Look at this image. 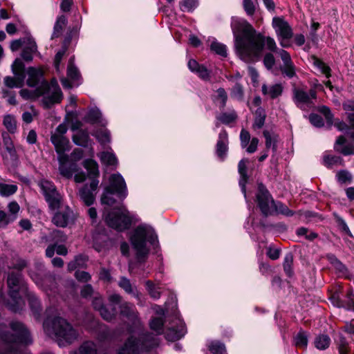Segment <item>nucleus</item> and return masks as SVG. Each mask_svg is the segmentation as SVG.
<instances>
[{
	"label": "nucleus",
	"mask_w": 354,
	"mask_h": 354,
	"mask_svg": "<svg viewBox=\"0 0 354 354\" xmlns=\"http://www.w3.org/2000/svg\"><path fill=\"white\" fill-rule=\"evenodd\" d=\"M231 26L234 37L236 53L245 62L259 60L265 45L268 49L275 53L279 50L273 38H265L261 34L257 33L245 20L233 18Z\"/></svg>",
	"instance_id": "obj_1"
},
{
	"label": "nucleus",
	"mask_w": 354,
	"mask_h": 354,
	"mask_svg": "<svg viewBox=\"0 0 354 354\" xmlns=\"http://www.w3.org/2000/svg\"><path fill=\"white\" fill-rule=\"evenodd\" d=\"M43 328L45 334L60 347L71 345L80 337L78 330L66 319L59 316L46 318L43 323Z\"/></svg>",
	"instance_id": "obj_2"
},
{
	"label": "nucleus",
	"mask_w": 354,
	"mask_h": 354,
	"mask_svg": "<svg viewBox=\"0 0 354 354\" xmlns=\"http://www.w3.org/2000/svg\"><path fill=\"white\" fill-rule=\"evenodd\" d=\"M10 328L15 334L0 329V354H27L21 344L32 343L30 333L19 322H12Z\"/></svg>",
	"instance_id": "obj_3"
},
{
	"label": "nucleus",
	"mask_w": 354,
	"mask_h": 354,
	"mask_svg": "<svg viewBox=\"0 0 354 354\" xmlns=\"http://www.w3.org/2000/svg\"><path fill=\"white\" fill-rule=\"evenodd\" d=\"M157 235L153 229L145 223H140L134 227V265L146 261L149 253L148 243L154 245Z\"/></svg>",
	"instance_id": "obj_4"
},
{
	"label": "nucleus",
	"mask_w": 354,
	"mask_h": 354,
	"mask_svg": "<svg viewBox=\"0 0 354 354\" xmlns=\"http://www.w3.org/2000/svg\"><path fill=\"white\" fill-rule=\"evenodd\" d=\"M19 93L26 100L36 99L43 95L42 103L46 109L50 108L55 103H59L63 97L62 92L56 82H51L50 84L42 82L34 91L21 89Z\"/></svg>",
	"instance_id": "obj_5"
},
{
	"label": "nucleus",
	"mask_w": 354,
	"mask_h": 354,
	"mask_svg": "<svg viewBox=\"0 0 354 354\" xmlns=\"http://www.w3.org/2000/svg\"><path fill=\"white\" fill-rule=\"evenodd\" d=\"M7 283L9 288V295L12 302H8L7 306L10 310L17 312L22 308L23 301L19 295V292H28L26 284L23 280L19 272H12L8 276Z\"/></svg>",
	"instance_id": "obj_6"
},
{
	"label": "nucleus",
	"mask_w": 354,
	"mask_h": 354,
	"mask_svg": "<svg viewBox=\"0 0 354 354\" xmlns=\"http://www.w3.org/2000/svg\"><path fill=\"white\" fill-rule=\"evenodd\" d=\"M106 223L118 231L127 229L131 225V218L124 208L113 209L105 216Z\"/></svg>",
	"instance_id": "obj_7"
},
{
	"label": "nucleus",
	"mask_w": 354,
	"mask_h": 354,
	"mask_svg": "<svg viewBox=\"0 0 354 354\" xmlns=\"http://www.w3.org/2000/svg\"><path fill=\"white\" fill-rule=\"evenodd\" d=\"M68 128L65 124H60L54 132L51 133L50 141L55 147L58 157L66 156V151L70 149L69 140L65 136Z\"/></svg>",
	"instance_id": "obj_8"
},
{
	"label": "nucleus",
	"mask_w": 354,
	"mask_h": 354,
	"mask_svg": "<svg viewBox=\"0 0 354 354\" xmlns=\"http://www.w3.org/2000/svg\"><path fill=\"white\" fill-rule=\"evenodd\" d=\"M39 187L51 210L58 209L62 207L63 203L62 196L53 183L48 180H41Z\"/></svg>",
	"instance_id": "obj_9"
},
{
	"label": "nucleus",
	"mask_w": 354,
	"mask_h": 354,
	"mask_svg": "<svg viewBox=\"0 0 354 354\" xmlns=\"http://www.w3.org/2000/svg\"><path fill=\"white\" fill-rule=\"evenodd\" d=\"M172 308H175L174 316L176 320L175 324H172L165 333V338L170 342H175L180 339L187 333V329L184 322L180 319L177 310V304L173 301Z\"/></svg>",
	"instance_id": "obj_10"
},
{
	"label": "nucleus",
	"mask_w": 354,
	"mask_h": 354,
	"mask_svg": "<svg viewBox=\"0 0 354 354\" xmlns=\"http://www.w3.org/2000/svg\"><path fill=\"white\" fill-rule=\"evenodd\" d=\"M257 201L259 209L264 215H270L274 212L275 203L268 191L261 183L258 185Z\"/></svg>",
	"instance_id": "obj_11"
},
{
	"label": "nucleus",
	"mask_w": 354,
	"mask_h": 354,
	"mask_svg": "<svg viewBox=\"0 0 354 354\" xmlns=\"http://www.w3.org/2000/svg\"><path fill=\"white\" fill-rule=\"evenodd\" d=\"M272 26L280 45L284 48L289 47L290 44L288 40L292 37V31L288 22L281 18L274 17L272 20Z\"/></svg>",
	"instance_id": "obj_12"
},
{
	"label": "nucleus",
	"mask_w": 354,
	"mask_h": 354,
	"mask_svg": "<svg viewBox=\"0 0 354 354\" xmlns=\"http://www.w3.org/2000/svg\"><path fill=\"white\" fill-rule=\"evenodd\" d=\"M316 97L317 93L314 89H310L308 92L299 88L293 89V102L301 109L311 107L313 105V100Z\"/></svg>",
	"instance_id": "obj_13"
},
{
	"label": "nucleus",
	"mask_w": 354,
	"mask_h": 354,
	"mask_svg": "<svg viewBox=\"0 0 354 354\" xmlns=\"http://www.w3.org/2000/svg\"><path fill=\"white\" fill-rule=\"evenodd\" d=\"M1 137L4 149L1 151V155L4 162L7 165H14L17 162V156L12 138L6 131L2 132Z\"/></svg>",
	"instance_id": "obj_14"
},
{
	"label": "nucleus",
	"mask_w": 354,
	"mask_h": 354,
	"mask_svg": "<svg viewBox=\"0 0 354 354\" xmlns=\"http://www.w3.org/2000/svg\"><path fill=\"white\" fill-rule=\"evenodd\" d=\"M98 185L99 180L93 178L89 185L86 184L79 189L78 196L86 206H90L94 203Z\"/></svg>",
	"instance_id": "obj_15"
},
{
	"label": "nucleus",
	"mask_w": 354,
	"mask_h": 354,
	"mask_svg": "<svg viewBox=\"0 0 354 354\" xmlns=\"http://www.w3.org/2000/svg\"><path fill=\"white\" fill-rule=\"evenodd\" d=\"M74 214L73 210L67 205L58 209L52 218L53 223L59 227H66L70 223L73 221Z\"/></svg>",
	"instance_id": "obj_16"
},
{
	"label": "nucleus",
	"mask_w": 354,
	"mask_h": 354,
	"mask_svg": "<svg viewBox=\"0 0 354 354\" xmlns=\"http://www.w3.org/2000/svg\"><path fill=\"white\" fill-rule=\"evenodd\" d=\"M105 189L115 192L118 197L127 196V187L123 178L120 174H112L109 178V185Z\"/></svg>",
	"instance_id": "obj_17"
},
{
	"label": "nucleus",
	"mask_w": 354,
	"mask_h": 354,
	"mask_svg": "<svg viewBox=\"0 0 354 354\" xmlns=\"http://www.w3.org/2000/svg\"><path fill=\"white\" fill-rule=\"evenodd\" d=\"M109 302L111 306H118L120 308V314L122 317L131 319V304L122 300L118 294H112L109 297Z\"/></svg>",
	"instance_id": "obj_18"
},
{
	"label": "nucleus",
	"mask_w": 354,
	"mask_h": 354,
	"mask_svg": "<svg viewBox=\"0 0 354 354\" xmlns=\"http://www.w3.org/2000/svg\"><path fill=\"white\" fill-rule=\"evenodd\" d=\"M57 160L59 162V171L64 178H71L73 173L78 171L77 163L68 162V156L57 157Z\"/></svg>",
	"instance_id": "obj_19"
},
{
	"label": "nucleus",
	"mask_w": 354,
	"mask_h": 354,
	"mask_svg": "<svg viewBox=\"0 0 354 354\" xmlns=\"http://www.w3.org/2000/svg\"><path fill=\"white\" fill-rule=\"evenodd\" d=\"M283 62V66H281V71L286 74L288 77H292L295 75V68L292 62L290 55L285 50H277L276 53Z\"/></svg>",
	"instance_id": "obj_20"
},
{
	"label": "nucleus",
	"mask_w": 354,
	"mask_h": 354,
	"mask_svg": "<svg viewBox=\"0 0 354 354\" xmlns=\"http://www.w3.org/2000/svg\"><path fill=\"white\" fill-rule=\"evenodd\" d=\"M71 354H99V347L95 342L86 340L82 342Z\"/></svg>",
	"instance_id": "obj_21"
},
{
	"label": "nucleus",
	"mask_w": 354,
	"mask_h": 354,
	"mask_svg": "<svg viewBox=\"0 0 354 354\" xmlns=\"http://www.w3.org/2000/svg\"><path fill=\"white\" fill-rule=\"evenodd\" d=\"M228 150V136L225 130L221 131L218 135V140L216 143V153L217 156L223 160L226 156Z\"/></svg>",
	"instance_id": "obj_22"
},
{
	"label": "nucleus",
	"mask_w": 354,
	"mask_h": 354,
	"mask_svg": "<svg viewBox=\"0 0 354 354\" xmlns=\"http://www.w3.org/2000/svg\"><path fill=\"white\" fill-rule=\"evenodd\" d=\"M28 75L26 83L30 87L40 86L42 82H47L43 78V73L41 70L36 69L33 67H30L28 69Z\"/></svg>",
	"instance_id": "obj_23"
},
{
	"label": "nucleus",
	"mask_w": 354,
	"mask_h": 354,
	"mask_svg": "<svg viewBox=\"0 0 354 354\" xmlns=\"http://www.w3.org/2000/svg\"><path fill=\"white\" fill-rule=\"evenodd\" d=\"M335 151L342 153L344 156L354 154V146L351 143H346V139L344 136H339L334 145Z\"/></svg>",
	"instance_id": "obj_24"
},
{
	"label": "nucleus",
	"mask_w": 354,
	"mask_h": 354,
	"mask_svg": "<svg viewBox=\"0 0 354 354\" xmlns=\"http://www.w3.org/2000/svg\"><path fill=\"white\" fill-rule=\"evenodd\" d=\"M248 160L246 159H242L239 162L238 165V169L239 173L240 174V179H239V185L241 188V191L243 194H244L245 198H246V184L248 183V176L247 175V163Z\"/></svg>",
	"instance_id": "obj_25"
},
{
	"label": "nucleus",
	"mask_w": 354,
	"mask_h": 354,
	"mask_svg": "<svg viewBox=\"0 0 354 354\" xmlns=\"http://www.w3.org/2000/svg\"><path fill=\"white\" fill-rule=\"evenodd\" d=\"M188 68L191 71L196 73L203 80H207L209 78V71L204 66L200 65L194 59H190L188 62Z\"/></svg>",
	"instance_id": "obj_26"
},
{
	"label": "nucleus",
	"mask_w": 354,
	"mask_h": 354,
	"mask_svg": "<svg viewBox=\"0 0 354 354\" xmlns=\"http://www.w3.org/2000/svg\"><path fill=\"white\" fill-rule=\"evenodd\" d=\"M283 87L280 84H276L270 86H268L266 84H263L262 86L263 94L272 99L281 95Z\"/></svg>",
	"instance_id": "obj_27"
},
{
	"label": "nucleus",
	"mask_w": 354,
	"mask_h": 354,
	"mask_svg": "<svg viewBox=\"0 0 354 354\" xmlns=\"http://www.w3.org/2000/svg\"><path fill=\"white\" fill-rule=\"evenodd\" d=\"M73 142L81 147H86L90 141L88 133L85 130H80L72 137Z\"/></svg>",
	"instance_id": "obj_28"
},
{
	"label": "nucleus",
	"mask_w": 354,
	"mask_h": 354,
	"mask_svg": "<svg viewBox=\"0 0 354 354\" xmlns=\"http://www.w3.org/2000/svg\"><path fill=\"white\" fill-rule=\"evenodd\" d=\"M165 319L163 317H154L149 322V326L157 335H160L164 331Z\"/></svg>",
	"instance_id": "obj_29"
},
{
	"label": "nucleus",
	"mask_w": 354,
	"mask_h": 354,
	"mask_svg": "<svg viewBox=\"0 0 354 354\" xmlns=\"http://www.w3.org/2000/svg\"><path fill=\"white\" fill-rule=\"evenodd\" d=\"M324 164L328 168L343 165L344 160L340 156L325 154L323 158Z\"/></svg>",
	"instance_id": "obj_30"
},
{
	"label": "nucleus",
	"mask_w": 354,
	"mask_h": 354,
	"mask_svg": "<svg viewBox=\"0 0 354 354\" xmlns=\"http://www.w3.org/2000/svg\"><path fill=\"white\" fill-rule=\"evenodd\" d=\"M266 117L265 110L261 107L258 108L255 111V118L252 125L253 129H259L262 128L265 123Z\"/></svg>",
	"instance_id": "obj_31"
},
{
	"label": "nucleus",
	"mask_w": 354,
	"mask_h": 354,
	"mask_svg": "<svg viewBox=\"0 0 354 354\" xmlns=\"http://www.w3.org/2000/svg\"><path fill=\"white\" fill-rule=\"evenodd\" d=\"M3 124L10 133H15L17 129V120L14 115H6L3 117Z\"/></svg>",
	"instance_id": "obj_32"
},
{
	"label": "nucleus",
	"mask_w": 354,
	"mask_h": 354,
	"mask_svg": "<svg viewBox=\"0 0 354 354\" xmlns=\"http://www.w3.org/2000/svg\"><path fill=\"white\" fill-rule=\"evenodd\" d=\"M32 279L38 286L42 287L46 291L55 288V279L50 275H45L41 281H38L36 277Z\"/></svg>",
	"instance_id": "obj_33"
},
{
	"label": "nucleus",
	"mask_w": 354,
	"mask_h": 354,
	"mask_svg": "<svg viewBox=\"0 0 354 354\" xmlns=\"http://www.w3.org/2000/svg\"><path fill=\"white\" fill-rule=\"evenodd\" d=\"M101 317L108 322L111 321L115 317L117 313L115 306H111L109 304V307L107 306H104L100 311H99Z\"/></svg>",
	"instance_id": "obj_34"
},
{
	"label": "nucleus",
	"mask_w": 354,
	"mask_h": 354,
	"mask_svg": "<svg viewBox=\"0 0 354 354\" xmlns=\"http://www.w3.org/2000/svg\"><path fill=\"white\" fill-rule=\"evenodd\" d=\"M37 51V45L35 41H30L27 46H26L22 53L21 57L26 62H31L32 60V55Z\"/></svg>",
	"instance_id": "obj_35"
},
{
	"label": "nucleus",
	"mask_w": 354,
	"mask_h": 354,
	"mask_svg": "<svg viewBox=\"0 0 354 354\" xmlns=\"http://www.w3.org/2000/svg\"><path fill=\"white\" fill-rule=\"evenodd\" d=\"M176 301V298L171 297L170 299V301H167L165 303V309L162 308L160 306H153V310L155 311L156 314L158 315V317H163L165 316V310L167 313L169 311L172 313L174 315V311L175 310V308H172L173 306V301ZM177 304V302H176Z\"/></svg>",
	"instance_id": "obj_36"
},
{
	"label": "nucleus",
	"mask_w": 354,
	"mask_h": 354,
	"mask_svg": "<svg viewBox=\"0 0 354 354\" xmlns=\"http://www.w3.org/2000/svg\"><path fill=\"white\" fill-rule=\"evenodd\" d=\"M84 167L88 171L91 176L95 178L99 175L98 165L97 162L92 159H86L83 162Z\"/></svg>",
	"instance_id": "obj_37"
},
{
	"label": "nucleus",
	"mask_w": 354,
	"mask_h": 354,
	"mask_svg": "<svg viewBox=\"0 0 354 354\" xmlns=\"http://www.w3.org/2000/svg\"><path fill=\"white\" fill-rule=\"evenodd\" d=\"M315 346L319 350H325L330 344V339L326 335H318L314 342Z\"/></svg>",
	"instance_id": "obj_38"
},
{
	"label": "nucleus",
	"mask_w": 354,
	"mask_h": 354,
	"mask_svg": "<svg viewBox=\"0 0 354 354\" xmlns=\"http://www.w3.org/2000/svg\"><path fill=\"white\" fill-rule=\"evenodd\" d=\"M308 334L304 330H300L294 337V344L297 347L306 348L308 345Z\"/></svg>",
	"instance_id": "obj_39"
},
{
	"label": "nucleus",
	"mask_w": 354,
	"mask_h": 354,
	"mask_svg": "<svg viewBox=\"0 0 354 354\" xmlns=\"http://www.w3.org/2000/svg\"><path fill=\"white\" fill-rule=\"evenodd\" d=\"M313 66L317 68L321 73L324 74L327 77L330 76V69L322 60L315 56L311 57Z\"/></svg>",
	"instance_id": "obj_40"
},
{
	"label": "nucleus",
	"mask_w": 354,
	"mask_h": 354,
	"mask_svg": "<svg viewBox=\"0 0 354 354\" xmlns=\"http://www.w3.org/2000/svg\"><path fill=\"white\" fill-rule=\"evenodd\" d=\"M16 185H10L0 183V195L3 197H8L17 191Z\"/></svg>",
	"instance_id": "obj_41"
},
{
	"label": "nucleus",
	"mask_w": 354,
	"mask_h": 354,
	"mask_svg": "<svg viewBox=\"0 0 354 354\" xmlns=\"http://www.w3.org/2000/svg\"><path fill=\"white\" fill-rule=\"evenodd\" d=\"M149 336L147 335L146 338L144 341H142L141 343L140 342V340L135 341L134 340V354H136V350H148L149 348L156 346L157 344L155 342H150L148 339V337Z\"/></svg>",
	"instance_id": "obj_42"
},
{
	"label": "nucleus",
	"mask_w": 354,
	"mask_h": 354,
	"mask_svg": "<svg viewBox=\"0 0 354 354\" xmlns=\"http://www.w3.org/2000/svg\"><path fill=\"white\" fill-rule=\"evenodd\" d=\"M208 348L213 354H223L225 351V345L218 341H212L208 344Z\"/></svg>",
	"instance_id": "obj_43"
},
{
	"label": "nucleus",
	"mask_w": 354,
	"mask_h": 354,
	"mask_svg": "<svg viewBox=\"0 0 354 354\" xmlns=\"http://www.w3.org/2000/svg\"><path fill=\"white\" fill-rule=\"evenodd\" d=\"M145 287L150 296L158 299L160 297V288L154 285L151 281H147L145 282Z\"/></svg>",
	"instance_id": "obj_44"
},
{
	"label": "nucleus",
	"mask_w": 354,
	"mask_h": 354,
	"mask_svg": "<svg viewBox=\"0 0 354 354\" xmlns=\"http://www.w3.org/2000/svg\"><path fill=\"white\" fill-rule=\"evenodd\" d=\"M67 19L65 16L62 15L59 17L54 26V32L53 34V37H57L63 28L66 26Z\"/></svg>",
	"instance_id": "obj_45"
},
{
	"label": "nucleus",
	"mask_w": 354,
	"mask_h": 354,
	"mask_svg": "<svg viewBox=\"0 0 354 354\" xmlns=\"http://www.w3.org/2000/svg\"><path fill=\"white\" fill-rule=\"evenodd\" d=\"M118 354H133V337L130 335L118 349Z\"/></svg>",
	"instance_id": "obj_46"
},
{
	"label": "nucleus",
	"mask_w": 354,
	"mask_h": 354,
	"mask_svg": "<svg viewBox=\"0 0 354 354\" xmlns=\"http://www.w3.org/2000/svg\"><path fill=\"white\" fill-rule=\"evenodd\" d=\"M26 293L28 297L30 308L36 315H39L40 310V304L39 300L35 296V295L28 292H26Z\"/></svg>",
	"instance_id": "obj_47"
},
{
	"label": "nucleus",
	"mask_w": 354,
	"mask_h": 354,
	"mask_svg": "<svg viewBox=\"0 0 354 354\" xmlns=\"http://www.w3.org/2000/svg\"><path fill=\"white\" fill-rule=\"evenodd\" d=\"M337 179L342 184L351 183L352 182V175L346 170L339 171L336 174Z\"/></svg>",
	"instance_id": "obj_48"
},
{
	"label": "nucleus",
	"mask_w": 354,
	"mask_h": 354,
	"mask_svg": "<svg viewBox=\"0 0 354 354\" xmlns=\"http://www.w3.org/2000/svg\"><path fill=\"white\" fill-rule=\"evenodd\" d=\"M114 194L115 193L107 189H104V192L101 198L102 203L109 206L114 205L116 203L115 199L113 196Z\"/></svg>",
	"instance_id": "obj_49"
},
{
	"label": "nucleus",
	"mask_w": 354,
	"mask_h": 354,
	"mask_svg": "<svg viewBox=\"0 0 354 354\" xmlns=\"http://www.w3.org/2000/svg\"><path fill=\"white\" fill-rule=\"evenodd\" d=\"M263 136L266 138V146L267 148L272 147L273 151L276 150V142L277 141V136L272 135L268 131H263Z\"/></svg>",
	"instance_id": "obj_50"
},
{
	"label": "nucleus",
	"mask_w": 354,
	"mask_h": 354,
	"mask_svg": "<svg viewBox=\"0 0 354 354\" xmlns=\"http://www.w3.org/2000/svg\"><path fill=\"white\" fill-rule=\"evenodd\" d=\"M100 158L102 162L107 165L113 166L117 164V159L115 155L110 152H102Z\"/></svg>",
	"instance_id": "obj_51"
},
{
	"label": "nucleus",
	"mask_w": 354,
	"mask_h": 354,
	"mask_svg": "<svg viewBox=\"0 0 354 354\" xmlns=\"http://www.w3.org/2000/svg\"><path fill=\"white\" fill-rule=\"evenodd\" d=\"M210 48L212 51L215 52L216 54L226 57L227 56V49L225 45L217 42L213 41L210 45Z\"/></svg>",
	"instance_id": "obj_52"
},
{
	"label": "nucleus",
	"mask_w": 354,
	"mask_h": 354,
	"mask_svg": "<svg viewBox=\"0 0 354 354\" xmlns=\"http://www.w3.org/2000/svg\"><path fill=\"white\" fill-rule=\"evenodd\" d=\"M292 262H293L292 254L290 253H288L284 258L283 269H284L285 272L289 277H291L293 274V271L292 269Z\"/></svg>",
	"instance_id": "obj_53"
},
{
	"label": "nucleus",
	"mask_w": 354,
	"mask_h": 354,
	"mask_svg": "<svg viewBox=\"0 0 354 354\" xmlns=\"http://www.w3.org/2000/svg\"><path fill=\"white\" fill-rule=\"evenodd\" d=\"M243 88L240 84H236L231 91V97L237 100H242L243 98Z\"/></svg>",
	"instance_id": "obj_54"
},
{
	"label": "nucleus",
	"mask_w": 354,
	"mask_h": 354,
	"mask_svg": "<svg viewBox=\"0 0 354 354\" xmlns=\"http://www.w3.org/2000/svg\"><path fill=\"white\" fill-rule=\"evenodd\" d=\"M95 136L99 142L102 144H106L110 142V133L106 129L97 131Z\"/></svg>",
	"instance_id": "obj_55"
},
{
	"label": "nucleus",
	"mask_w": 354,
	"mask_h": 354,
	"mask_svg": "<svg viewBox=\"0 0 354 354\" xmlns=\"http://www.w3.org/2000/svg\"><path fill=\"white\" fill-rule=\"evenodd\" d=\"M25 66L19 59H16L12 65V70L15 75H21L24 73Z\"/></svg>",
	"instance_id": "obj_56"
},
{
	"label": "nucleus",
	"mask_w": 354,
	"mask_h": 354,
	"mask_svg": "<svg viewBox=\"0 0 354 354\" xmlns=\"http://www.w3.org/2000/svg\"><path fill=\"white\" fill-rule=\"evenodd\" d=\"M197 0H183L180 3V9L183 11H192L197 6Z\"/></svg>",
	"instance_id": "obj_57"
},
{
	"label": "nucleus",
	"mask_w": 354,
	"mask_h": 354,
	"mask_svg": "<svg viewBox=\"0 0 354 354\" xmlns=\"http://www.w3.org/2000/svg\"><path fill=\"white\" fill-rule=\"evenodd\" d=\"M320 113H322L328 123L330 127L333 124V115L332 114L330 109L326 106H322L319 109Z\"/></svg>",
	"instance_id": "obj_58"
},
{
	"label": "nucleus",
	"mask_w": 354,
	"mask_h": 354,
	"mask_svg": "<svg viewBox=\"0 0 354 354\" xmlns=\"http://www.w3.org/2000/svg\"><path fill=\"white\" fill-rule=\"evenodd\" d=\"M236 118V115L234 111L229 113H222L217 117V119L224 124H229Z\"/></svg>",
	"instance_id": "obj_59"
},
{
	"label": "nucleus",
	"mask_w": 354,
	"mask_h": 354,
	"mask_svg": "<svg viewBox=\"0 0 354 354\" xmlns=\"http://www.w3.org/2000/svg\"><path fill=\"white\" fill-rule=\"evenodd\" d=\"M275 212L277 213L282 214L286 216L293 215V212L291 210H290L286 205H285L281 203H278L277 204L275 203L274 212Z\"/></svg>",
	"instance_id": "obj_60"
},
{
	"label": "nucleus",
	"mask_w": 354,
	"mask_h": 354,
	"mask_svg": "<svg viewBox=\"0 0 354 354\" xmlns=\"http://www.w3.org/2000/svg\"><path fill=\"white\" fill-rule=\"evenodd\" d=\"M217 93V100L221 104V107L224 108L227 100V95L225 91L223 88H220L216 91Z\"/></svg>",
	"instance_id": "obj_61"
},
{
	"label": "nucleus",
	"mask_w": 354,
	"mask_h": 354,
	"mask_svg": "<svg viewBox=\"0 0 354 354\" xmlns=\"http://www.w3.org/2000/svg\"><path fill=\"white\" fill-rule=\"evenodd\" d=\"M69 157L70 162H75L81 160L83 157V151L80 149H75Z\"/></svg>",
	"instance_id": "obj_62"
},
{
	"label": "nucleus",
	"mask_w": 354,
	"mask_h": 354,
	"mask_svg": "<svg viewBox=\"0 0 354 354\" xmlns=\"http://www.w3.org/2000/svg\"><path fill=\"white\" fill-rule=\"evenodd\" d=\"M263 64L266 68L271 69L275 64V59L272 54L267 53L263 58Z\"/></svg>",
	"instance_id": "obj_63"
},
{
	"label": "nucleus",
	"mask_w": 354,
	"mask_h": 354,
	"mask_svg": "<svg viewBox=\"0 0 354 354\" xmlns=\"http://www.w3.org/2000/svg\"><path fill=\"white\" fill-rule=\"evenodd\" d=\"M67 75L73 80H78L80 74L77 68L73 64H69L67 70Z\"/></svg>",
	"instance_id": "obj_64"
}]
</instances>
